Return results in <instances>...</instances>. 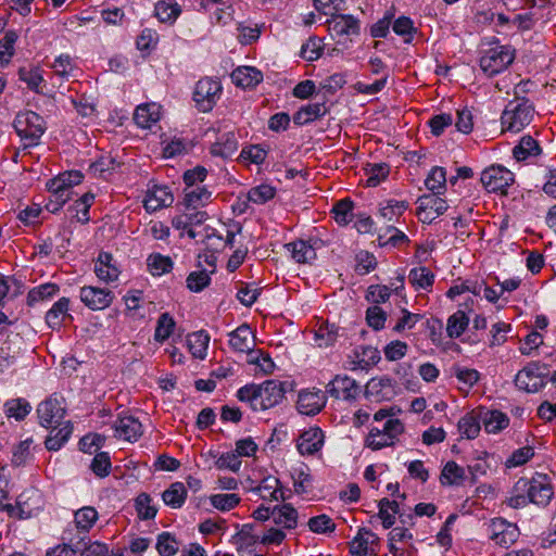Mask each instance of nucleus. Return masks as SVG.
Instances as JSON below:
<instances>
[{"label":"nucleus","instance_id":"nucleus-8","mask_svg":"<svg viewBox=\"0 0 556 556\" xmlns=\"http://www.w3.org/2000/svg\"><path fill=\"white\" fill-rule=\"evenodd\" d=\"M37 415L40 425L46 428L61 426L65 416L63 400L56 396H50L38 405Z\"/></svg>","mask_w":556,"mask_h":556},{"label":"nucleus","instance_id":"nucleus-24","mask_svg":"<svg viewBox=\"0 0 556 556\" xmlns=\"http://www.w3.org/2000/svg\"><path fill=\"white\" fill-rule=\"evenodd\" d=\"M161 106L155 103H144L136 108L134 113L135 123L141 128H150L160 119Z\"/></svg>","mask_w":556,"mask_h":556},{"label":"nucleus","instance_id":"nucleus-14","mask_svg":"<svg viewBox=\"0 0 556 556\" xmlns=\"http://www.w3.org/2000/svg\"><path fill=\"white\" fill-rule=\"evenodd\" d=\"M395 388L396 383L390 377H374L367 382L365 394L375 402L389 401L395 396Z\"/></svg>","mask_w":556,"mask_h":556},{"label":"nucleus","instance_id":"nucleus-62","mask_svg":"<svg viewBox=\"0 0 556 556\" xmlns=\"http://www.w3.org/2000/svg\"><path fill=\"white\" fill-rule=\"evenodd\" d=\"M91 470L100 478L106 477L111 470V460L106 452L98 453L91 462Z\"/></svg>","mask_w":556,"mask_h":556},{"label":"nucleus","instance_id":"nucleus-27","mask_svg":"<svg viewBox=\"0 0 556 556\" xmlns=\"http://www.w3.org/2000/svg\"><path fill=\"white\" fill-rule=\"evenodd\" d=\"M76 179H64V176H54L52 179H50L46 187L49 192L53 193L58 200H60V205H64L70 199V194H64L66 190H68L71 187L79 185L80 184V177L81 176H75Z\"/></svg>","mask_w":556,"mask_h":556},{"label":"nucleus","instance_id":"nucleus-19","mask_svg":"<svg viewBox=\"0 0 556 556\" xmlns=\"http://www.w3.org/2000/svg\"><path fill=\"white\" fill-rule=\"evenodd\" d=\"M327 24L331 36L337 38L356 35L359 31L358 21L352 15L333 13Z\"/></svg>","mask_w":556,"mask_h":556},{"label":"nucleus","instance_id":"nucleus-47","mask_svg":"<svg viewBox=\"0 0 556 556\" xmlns=\"http://www.w3.org/2000/svg\"><path fill=\"white\" fill-rule=\"evenodd\" d=\"M156 549L161 556H173L179 549V542L174 534L162 532L156 539Z\"/></svg>","mask_w":556,"mask_h":556},{"label":"nucleus","instance_id":"nucleus-12","mask_svg":"<svg viewBox=\"0 0 556 556\" xmlns=\"http://www.w3.org/2000/svg\"><path fill=\"white\" fill-rule=\"evenodd\" d=\"M173 203L174 194L169 187L151 181L143 200V206L147 212L152 213L161 208L168 207Z\"/></svg>","mask_w":556,"mask_h":556},{"label":"nucleus","instance_id":"nucleus-32","mask_svg":"<svg viewBox=\"0 0 556 556\" xmlns=\"http://www.w3.org/2000/svg\"><path fill=\"white\" fill-rule=\"evenodd\" d=\"M187 497V489L182 482H174L172 483L163 493L162 500L163 502L174 508H180Z\"/></svg>","mask_w":556,"mask_h":556},{"label":"nucleus","instance_id":"nucleus-22","mask_svg":"<svg viewBox=\"0 0 556 556\" xmlns=\"http://www.w3.org/2000/svg\"><path fill=\"white\" fill-rule=\"evenodd\" d=\"M324 432L320 428H311L304 431L298 440V451L301 455H314L324 445Z\"/></svg>","mask_w":556,"mask_h":556},{"label":"nucleus","instance_id":"nucleus-28","mask_svg":"<svg viewBox=\"0 0 556 556\" xmlns=\"http://www.w3.org/2000/svg\"><path fill=\"white\" fill-rule=\"evenodd\" d=\"M298 511L291 504L274 506L273 521L285 529H294L298 526Z\"/></svg>","mask_w":556,"mask_h":556},{"label":"nucleus","instance_id":"nucleus-52","mask_svg":"<svg viewBox=\"0 0 556 556\" xmlns=\"http://www.w3.org/2000/svg\"><path fill=\"white\" fill-rule=\"evenodd\" d=\"M152 498L147 493H141L136 498V510L140 519H153L157 513L155 506L151 504Z\"/></svg>","mask_w":556,"mask_h":556},{"label":"nucleus","instance_id":"nucleus-33","mask_svg":"<svg viewBox=\"0 0 556 556\" xmlns=\"http://www.w3.org/2000/svg\"><path fill=\"white\" fill-rule=\"evenodd\" d=\"M353 364L361 369H366L376 365L380 361V353L376 348L363 345L356 348L354 351Z\"/></svg>","mask_w":556,"mask_h":556},{"label":"nucleus","instance_id":"nucleus-37","mask_svg":"<svg viewBox=\"0 0 556 556\" xmlns=\"http://www.w3.org/2000/svg\"><path fill=\"white\" fill-rule=\"evenodd\" d=\"M210 337L204 331L193 332L188 336L187 343L191 354L200 359L206 356Z\"/></svg>","mask_w":556,"mask_h":556},{"label":"nucleus","instance_id":"nucleus-42","mask_svg":"<svg viewBox=\"0 0 556 556\" xmlns=\"http://www.w3.org/2000/svg\"><path fill=\"white\" fill-rule=\"evenodd\" d=\"M74 518L77 529L88 532L98 520V511L91 506H85L75 511Z\"/></svg>","mask_w":556,"mask_h":556},{"label":"nucleus","instance_id":"nucleus-31","mask_svg":"<svg viewBox=\"0 0 556 556\" xmlns=\"http://www.w3.org/2000/svg\"><path fill=\"white\" fill-rule=\"evenodd\" d=\"M52 430L45 441L46 447L49 451H58L70 439L72 434V427L68 421L61 426H52Z\"/></svg>","mask_w":556,"mask_h":556},{"label":"nucleus","instance_id":"nucleus-58","mask_svg":"<svg viewBox=\"0 0 556 556\" xmlns=\"http://www.w3.org/2000/svg\"><path fill=\"white\" fill-rule=\"evenodd\" d=\"M59 291V287L54 283H45L28 292L27 300L29 304L42 301L53 296Z\"/></svg>","mask_w":556,"mask_h":556},{"label":"nucleus","instance_id":"nucleus-25","mask_svg":"<svg viewBox=\"0 0 556 556\" xmlns=\"http://www.w3.org/2000/svg\"><path fill=\"white\" fill-rule=\"evenodd\" d=\"M231 80L238 87L252 88L263 80V74L255 67L241 66L231 73Z\"/></svg>","mask_w":556,"mask_h":556},{"label":"nucleus","instance_id":"nucleus-11","mask_svg":"<svg viewBox=\"0 0 556 556\" xmlns=\"http://www.w3.org/2000/svg\"><path fill=\"white\" fill-rule=\"evenodd\" d=\"M288 382L278 380H266L258 384L260 410L271 408L279 404L285 397Z\"/></svg>","mask_w":556,"mask_h":556},{"label":"nucleus","instance_id":"nucleus-1","mask_svg":"<svg viewBox=\"0 0 556 556\" xmlns=\"http://www.w3.org/2000/svg\"><path fill=\"white\" fill-rule=\"evenodd\" d=\"M534 105L528 98L509 101L501 116L504 131L519 132L534 117Z\"/></svg>","mask_w":556,"mask_h":556},{"label":"nucleus","instance_id":"nucleus-38","mask_svg":"<svg viewBox=\"0 0 556 556\" xmlns=\"http://www.w3.org/2000/svg\"><path fill=\"white\" fill-rule=\"evenodd\" d=\"M408 280L417 290H429L433 285L434 275L427 267H416L409 271Z\"/></svg>","mask_w":556,"mask_h":556},{"label":"nucleus","instance_id":"nucleus-9","mask_svg":"<svg viewBox=\"0 0 556 556\" xmlns=\"http://www.w3.org/2000/svg\"><path fill=\"white\" fill-rule=\"evenodd\" d=\"M490 539L498 546L508 548L519 538L520 531L516 525L502 518H494L489 525Z\"/></svg>","mask_w":556,"mask_h":556},{"label":"nucleus","instance_id":"nucleus-43","mask_svg":"<svg viewBox=\"0 0 556 556\" xmlns=\"http://www.w3.org/2000/svg\"><path fill=\"white\" fill-rule=\"evenodd\" d=\"M399 513V504L396 501L382 498L379 502V518L382 520L384 529L391 528L395 522V515Z\"/></svg>","mask_w":556,"mask_h":556},{"label":"nucleus","instance_id":"nucleus-64","mask_svg":"<svg viewBox=\"0 0 556 556\" xmlns=\"http://www.w3.org/2000/svg\"><path fill=\"white\" fill-rule=\"evenodd\" d=\"M387 319L386 312L379 307L378 305H374L367 308L366 311V320L367 324L375 330H380L383 328Z\"/></svg>","mask_w":556,"mask_h":556},{"label":"nucleus","instance_id":"nucleus-34","mask_svg":"<svg viewBox=\"0 0 556 556\" xmlns=\"http://www.w3.org/2000/svg\"><path fill=\"white\" fill-rule=\"evenodd\" d=\"M238 149V141L233 132L222 135L218 140L212 146L211 153L213 155L229 157Z\"/></svg>","mask_w":556,"mask_h":556},{"label":"nucleus","instance_id":"nucleus-56","mask_svg":"<svg viewBox=\"0 0 556 556\" xmlns=\"http://www.w3.org/2000/svg\"><path fill=\"white\" fill-rule=\"evenodd\" d=\"M267 151L261 146H249L242 149L240 160L248 164H262L266 159Z\"/></svg>","mask_w":556,"mask_h":556},{"label":"nucleus","instance_id":"nucleus-55","mask_svg":"<svg viewBox=\"0 0 556 556\" xmlns=\"http://www.w3.org/2000/svg\"><path fill=\"white\" fill-rule=\"evenodd\" d=\"M276 194V188L269 185H260L250 189L248 199L256 204H263L273 199Z\"/></svg>","mask_w":556,"mask_h":556},{"label":"nucleus","instance_id":"nucleus-61","mask_svg":"<svg viewBox=\"0 0 556 556\" xmlns=\"http://www.w3.org/2000/svg\"><path fill=\"white\" fill-rule=\"evenodd\" d=\"M237 396L242 402H249L254 410H260L258 384H248L238 390Z\"/></svg>","mask_w":556,"mask_h":556},{"label":"nucleus","instance_id":"nucleus-6","mask_svg":"<svg viewBox=\"0 0 556 556\" xmlns=\"http://www.w3.org/2000/svg\"><path fill=\"white\" fill-rule=\"evenodd\" d=\"M519 483H521V481H519L518 484ZM522 484L527 486L529 502L535 505L547 506L554 495L551 480L546 475L536 473L529 481H522Z\"/></svg>","mask_w":556,"mask_h":556},{"label":"nucleus","instance_id":"nucleus-49","mask_svg":"<svg viewBox=\"0 0 556 556\" xmlns=\"http://www.w3.org/2000/svg\"><path fill=\"white\" fill-rule=\"evenodd\" d=\"M352 210H353V202L349 199H342L338 201L332 210L331 213L333 214V218L336 222L340 225H346L352 219Z\"/></svg>","mask_w":556,"mask_h":556},{"label":"nucleus","instance_id":"nucleus-7","mask_svg":"<svg viewBox=\"0 0 556 556\" xmlns=\"http://www.w3.org/2000/svg\"><path fill=\"white\" fill-rule=\"evenodd\" d=\"M204 176H184L186 184L185 204L187 208H198L211 201L212 191L202 185Z\"/></svg>","mask_w":556,"mask_h":556},{"label":"nucleus","instance_id":"nucleus-51","mask_svg":"<svg viewBox=\"0 0 556 556\" xmlns=\"http://www.w3.org/2000/svg\"><path fill=\"white\" fill-rule=\"evenodd\" d=\"M5 414L8 417H14L16 420L24 419L30 412V405L27 401L15 399L8 401L4 404Z\"/></svg>","mask_w":556,"mask_h":556},{"label":"nucleus","instance_id":"nucleus-29","mask_svg":"<svg viewBox=\"0 0 556 556\" xmlns=\"http://www.w3.org/2000/svg\"><path fill=\"white\" fill-rule=\"evenodd\" d=\"M541 147L531 136H523L519 143L513 149L514 159L517 162H525L541 153Z\"/></svg>","mask_w":556,"mask_h":556},{"label":"nucleus","instance_id":"nucleus-57","mask_svg":"<svg viewBox=\"0 0 556 556\" xmlns=\"http://www.w3.org/2000/svg\"><path fill=\"white\" fill-rule=\"evenodd\" d=\"M307 526L309 530L315 533L333 532L336 529V523L327 515H318L316 517H312L308 520Z\"/></svg>","mask_w":556,"mask_h":556},{"label":"nucleus","instance_id":"nucleus-53","mask_svg":"<svg viewBox=\"0 0 556 556\" xmlns=\"http://www.w3.org/2000/svg\"><path fill=\"white\" fill-rule=\"evenodd\" d=\"M293 486L296 494L308 493L313 488V478L307 470L303 468L295 469L293 475Z\"/></svg>","mask_w":556,"mask_h":556},{"label":"nucleus","instance_id":"nucleus-10","mask_svg":"<svg viewBox=\"0 0 556 556\" xmlns=\"http://www.w3.org/2000/svg\"><path fill=\"white\" fill-rule=\"evenodd\" d=\"M222 86L218 81L212 78H203L197 83L193 100L197 102L199 109L203 112L212 110L213 104L219 97Z\"/></svg>","mask_w":556,"mask_h":556},{"label":"nucleus","instance_id":"nucleus-23","mask_svg":"<svg viewBox=\"0 0 556 556\" xmlns=\"http://www.w3.org/2000/svg\"><path fill=\"white\" fill-rule=\"evenodd\" d=\"M229 336V344L237 352H252L255 346L254 333L247 324L238 327Z\"/></svg>","mask_w":556,"mask_h":556},{"label":"nucleus","instance_id":"nucleus-16","mask_svg":"<svg viewBox=\"0 0 556 556\" xmlns=\"http://www.w3.org/2000/svg\"><path fill=\"white\" fill-rule=\"evenodd\" d=\"M80 300L88 308L100 311L112 304L114 294L105 288L86 286L80 289Z\"/></svg>","mask_w":556,"mask_h":556},{"label":"nucleus","instance_id":"nucleus-13","mask_svg":"<svg viewBox=\"0 0 556 556\" xmlns=\"http://www.w3.org/2000/svg\"><path fill=\"white\" fill-rule=\"evenodd\" d=\"M417 216L424 224L432 223L447 210L446 202L431 194H424L417 200Z\"/></svg>","mask_w":556,"mask_h":556},{"label":"nucleus","instance_id":"nucleus-4","mask_svg":"<svg viewBox=\"0 0 556 556\" xmlns=\"http://www.w3.org/2000/svg\"><path fill=\"white\" fill-rule=\"evenodd\" d=\"M515 60L510 46H495L486 49L480 58V67L488 76L505 71Z\"/></svg>","mask_w":556,"mask_h":556},{"label":"nucleus","instance_id":"nucleus-21","mask_svg":"<svg viewBox=\"0 0 556 556\" xmlns=\"http://www.w3.org/2000/svg\"><path fill=\"white\" fill-rule=\"evenodd\" d=\"M114 435L125 441H137L142 434L141 422L132 416L118 417L114 425Z\"/></svg>","mask_w":556,"mask_h":556},{"label":"nucleus","instance_id":"nucleus-30","mask_svg":"<svg viewBox=\"0 0 556 556\" xmlns=\"http://www.w3.org/2000/svg\"><path fill=\"white\" fill-rule=\"evenodd\" d=\"M327 113V108L324 103H309L302 106L294 115L293 122L296 125H305L317 118L324 116Z\"/></svg>","mask_w":556,"mask_h":556},{"label":"nucleus","instance_id":"nucleus-26","mask_svg":"<svg viewBox=\"0 0 556 556\" xmlns=\"http://www.w3.org/2000/svg\"><path fill=\"white\" fill-rule=\"evenodd\" d=\"M97 277L105 282L114 281L118 278L119 270L113 264V256L108 252H101L94 266Z\"/></svg>","mask_w":556,"mask_h":556},{"label":"nucleus","instance_id":"nucleus-50","mask_svg":"<svg viewBox=\"0 0 556 556\" xmlns=\"http://www.w3.org/2000/svg\"><path fill=\"white\" fill-rule=\"evenodd\" d=\"M175 320L168 313H163L156 323L154 339L157 342H164L173 333Z\"/></svg>","mask_w":556,"mask_h":556},{"label":"nucleus","instance_id":"nucleus-60","mask_svg":"<svg viewBox=\"0 0 556 556\" xmlns=\"http://www.w3.org/2000/svg\"><path fill=\"white\" fill-rule=\"evenodd\" d=\"M52 68L55 75L67 78L73 75L75 66L68 54H62L54 60Z\"/></svg>","mask_w":556,"mask_h":556},{"label":"nucleus","instance_id":"nucleus-3","mask_svg":"<svg viewBox=\"0 0 556 556\" xmlns=\"http://www.w3.org/2000/svg\"><path fill=\"white\" fill-rule=\"evenodd\" d=\"M404 432V425L400 419L390 418L386 420L382 427H372L366 438V446L371 450H381L392 446Z\"/></svg>","mask_w":556,"mask_h":556},{"label":"nucleus","instance_id":"nucleus-48","mask_svg":"<svg viewBox=\"0 0 556 556\" xmlns=\"http://www.w3.org/2000/svg\"><path fill=\"white\" fill-rule=\"evenodd\" d=\"M18 38L15 30L9 29L0 40V63H9L14 54V45Z\"/></svg>","mask_w":556,"mask_h":556},{"label":"nucleus","instance_id":"nucleus-59","mask_svg":"<svg viewBox=\"0 0 556 556\" xmlns=\"http://www.w3.org/2000/svg\"><path fill=\"white\" fill-rule=\"evenodd\" d=\"M20 79L26 83L29 89L38 91L39 85L42 83L43 77L38 67L26 68L22 67L18 71Z\"/></svg>","mask_w":556,"mask_h":556},{"label":"nucleus","instance_id":"nucleus-41","mask_svg":"<svg viewBox=\"0 0 556 556\" xmlns=\"http://www.w3.org/2000/svg\"><path fill=\"white\" fill-rule=\"evenodd\" d=\"M469 318L463 311H457L447 319L446 332L450 338H458L466 330Z\"/></svg>","mask_w":556,"mask_h":556},{"label":"nucleus","instance_id":"nucleus-20","mask_svg":"<svg viewBox=\"0 0 556 556\" xmlns=\"http://www.w3.org/2000/svg\"><path fill=\"white\" fill-rule=\"evenodd\" d=\"M323 245L320 239L299 240L286 244L287 250L298 263H308L316 258V250Z\"/></svg>","mask_w":556,"mask_h":556},{"label":"nucleus","instance_id":"nucleus-2","mask_svg":"<svg viewBox=\"0 0 556 556\" xmlns=\"http://www.w3.org/2000/svg\"><path fill=\"white\" fill-rule=\"evenodd\" d=\"M13 126L25 148L37 146L46 131L43 118L33 111L20 112Z\"/></svg>","mask_w":556,"mask_h":556},{"label":"nucleus","instance_id":"nucleus-18","mask_svg":"<svg viewBox=\"0 0 556 556\" xmlns=\"http://www.w3.org/2000/svg\"><path fill=\"white\" fill-rule=\"evenodd\" d=\"M327 396L321 390L301 391L298 396V409L303 415H316L326 405Z\"/></svg>","mask_w":556,"mask_h":556},{"label":"nucleus","instance_id":"nucleus-45","mask_svg":"<svg viewBox=\"0 0 556 556\" xmlns=\"http://www.w3.org/2000/svg\"><path fill=\"white\" fill-rule=\"evenodd\" d=\"M465 478V469L455 462H447L440 477L442 484H460Z\"/></svg>","mask_w":556,"mask_h":556},{"label":"nucleus","instance_id":"nucleus-46","mask_svg":"<svg viewBox=\"0 0 556 556\" xmlns=\"http://www.w3.org/2000/svg\"><path fill=\"white\" fill-rule=\"evenodd\" d=\"M147 265L153 276H161L172 269L173 261L169 256L154 253L149 255Z\"/></svg>","mask_w":556,"mask_h":556},{"label":"nucleus","instance_id":"nucleus-40","mask_svg":"<svg viewBox=\"0 0 556 556\" xmlns=\"http://www.w3.org/2000/svg\"><path fill=\"white\" fill-rule=\"evenodd\" d=\"M481 422L482 421H480L473 413L466 414L458 421V430L463 437L471 440L478 437L481 429Z\"/></svg>","mask_w":556,"mask_h":556},{"label":"nucleus","instance_id":"nucleus-44","mask_svg":"<svg viewBox=\"0 0 556 556\" xmlns=\"http://www.w3.org/2000/svg\"><path fill=\"white\" fill-rule=\"evenodd\" d=\"M179 14V5L172 0H161L155 4V16L163 23L175 21Z\"/></svg>","mask_w":556,"mask_h":556},{"label":"nucleus","instance_id":"nucleus-17","mask_svg":"<svg viewBox=\"0 0 556 556\" xmlns=\"http://www.w3.org/2000/svg\"><path fill=\"white\" fill-rule=\"evenodd\" d=\"M379 538L370 530L362 528L350 543V553L354 556H377Z\"/></svg>","mask_w":556,"mask_h":556},{"label":"nucleus","instance_id":"nucleus-63","mask_svg":"<svg viewBox=\"0 0 556 556\" xmlns=\"http://www.w3.org/2000/svg\"><path fill=\"white\" fill-rule=\"evenodd\" d=\"M279 480L275 477L264 478L261 484L256 488V491L260 493V496L263 500H278L277 493L279 492L278 486Z\"/></svg>","mask_w":556,"mask_h":556},{"label":"nucleus","instance_id":"nucleus-5","mask_svg":"<svg viewBox=\"0 0 556 556\" xmlns=\"http://www.w3.org/2000/svg\"><path fill=\"white\" fill-rule=\"evenodd\" d=\"M547 367L541 363H530L518 371L515 378L516 386L527 392H538L545 384Z\"/></svg>","mask_w":556,"mask_h":556},{"label":"nucleus","instance_id":"nucleus-15","mask_svg":"<svg viewBox=\"0 0 556 556\" xmlns=\"http://www.w3.org/2000/svg\"><path fill=\"white\" fill-rule=\"evenodd\" d=\"M326 393L333 399L346 401L355 400L359 393V386L349 376L337 375L326 386Z\"/></svg>","mask_w":556,"mask_h":556},{"label":"nucleus","instance_id":"nucleus-54","mask_svg":"<svg viewBox=\"0 0 556 556\" xmlns=\"http://www.w3.org/2000/svg\"><path fill=\"white\" fill-rule=\"evenodd\" d=\"M211 504L218 510L227 511L240 503V497L235 493L214 494L210 497Z\"/></svg>","mask_w":556,"mask_h":556},{"label":"nucleus","instance_id":"nucleus-36","mask_svg":"<svg viewBox=\"0 0 556 556\" xmlns=\"http://www.w3.org/2000/svg\"><path fill=\"white\" fill-rule=\"evenodd\" d=\"M481 421L486 432L496 433L508 426L509 419L502 412L491 410L481 416Z\"/></svg>","mask_w":556,"mask_h":556},{"label":"nucleus","instance_id":"nucleus-39","mask_svg":"<svg viewBox=\"0 0 556 556\" xmlns=\"http://www.w3.org/2000/svg\"><path fill=\"white\" fill-rule=\"evenodd\" d=\"M480 182L489 192L507 194V188L514 184V176H481Z\"/></svg>","mask_w":556,"mask_h":556},{"label":"nucleus","instance_id":"nucleus-35","mask_svg":"<svg viewBox=\"0 0 556 556\" xmlns=\"http://www.w3.org/2000/svg\"><path fill=\"white\" fill-rule=\"evenodd\" d=\"M70 300L61 298L47 312L46 321L52 329L61 327L64 318L68 316Z\"/></svg>","mask_w":556,"mask_h":556}]
</instances>
